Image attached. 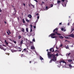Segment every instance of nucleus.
<instances>
[{
  "label": "nucleus",
  "instance_id": "29",
  "mask_svg": "<svg viewBox=\"0 0 74 74\" xmlns=\"http://www.w3.org/2000/svg\"><path fill=\"white\" fill-rule=\"evenodd\" d=\"M23 5H24V7H25V6H26V5L24 3H23Z\"/></svg>",
  "mask_w": 74,
  "mask_h": 74
},
{
  "label": "nucleus",
  "instance_id": "28",
  "mask_svg": "<svg viewBox=\"0 0 74 74\" xmlns=\"http://www.w3.org/2000/svg\"><path fill=\"white\" fill-rule=\"evenodd\" d=\"M48 6L46 7V10H48Z\"/></svg>",
  "mask_w": 74,
  "mask_h": 74
},
{
  "label": "nucleus",
  "instance_id": "12",
  "mask_svg": "<svg viewBox=\"0 0 74 74\" xmlns=\"http://www.w3.org/2000/svg\"><path fill=\"white\" fill-rule=\"evenodd\" d=\"M66 55H67V56H69L71 55V53H67Z\"/></svg>",
  "mask_w": 74,
  "mask_h": 74
},
{
  "label": "nucleus",
  "instance_id": "15",
  "mask_svg": "<svg viewBox=\"0 0 74 74\" xmlns=\"http://www.w3.org/2000/svg\"><path fill=\"white\" fill-rule=\"evenodd\" d=\"M22 32H25V29L23 28H22V30H21Z\"/></svg>",
  "mask_w": 74,
  "mask_h": 74
},
{
  "label": "nucleus",
  "instance_id": "17",
  "mask_svg": "<svg viewBox=\"0 0 74 74\" xmlns=\"http://www.w3.org/2000/svg\"><path fill=\"white\" fill-rule=\"evenodd\" d=\"M23 23H25V20H24V19H23Z\"/></svg>",
  "mask_w": 74,
  "mask_h": 74
},
{
  "label": "nucleus",
  "instance_id": "31",
  "mask_svg": "<svg viewBox=\"0 0 74 74\" xmlns=\"http://www.w3.org/2000/svg\"><path fill=\"white\" fill-rule=\"evenodd\" d=\"M39 18H40V16H38L37 17V19H39Z\"/></svg>",
  "mask_w": 74,
  "mask_h": 74
},
{
  "label": "nucleus",
  "instance_id": "63",
  "mask_svg": "<svg viewBox=\"0 0 74 74\" xmlns=\"http://www.w3.org/2000/svg\"><path fill=\"white\" fill-rule=\"evenodd\" d=\"M21 56H23V54H22V55H21Z\"/></svg>",
  "mask_w": 74,
  "mask_h": 74
},
{
  "label": "nucleus",
  "instance_id": "44",
  "mask_svg": "<svg viewBox=\"0 0 74 74\" xmlns=\"http://www.w3.org/2000/svg\"><path fill=\"white\" fill-rule=\"evenodd\" d=\"M38 20H36V23H37V22H38Z\"/></svg>",
  "mask_w": 74,
  "mask_h": 74
},
{
  "label": "nucleus",
  "instance_id": "62",
  "mask_svg": "<svg viewBox=\"0 0 74 74\" xmlns=\"http://www.w3.org/2000/svg\"><path fill=\"white\" fill-rule=\"evenodd\" d=\"M30 43H32V42H30Z\"/></svg>",
  "mask_w": 74,
  "mask_h": 74
},
{
  "label": "nucleus",
  "instance_id": "38",
  "mask_svg": "<svg viewBox=\"0 0 74 74\" xmlns=\"http://www.w3.org/2000/svg\"><path fill=\"white\" fill-rule=\"evenodd\" d=\"M62 22L61 23H59V25H62Z\"/></svg>",
  "mask_w": 74,
  "mask_h": 74
},
{
  "label": "nucleus",
  "instance_id": "2",
  "mask_svg": "<svg viewBox=\"0 0 74 74\" xmlns=\"http://www.w3.org/2000/svg\"><path fill=\"white\" fill-rule=\"evenodd\" d=\"M58 28H56L53 30V32L54 33H55V34H57V35H58V36H61V35L60 34L58 33Z\"/></svg>",
  "mask_w": 74,
  "mask_h": 74
},
{
  "label": "nucleus",
  "instance_id": "64",
  "mask_svg": "<svg viewBox=\"0 0 74 74\" xmlns=\"http://www.w3.org/2000/svg\"><path fill=\"white\" fill-rule=\"evenodd\" d=\"M23 51H24V50L23 51H22V52H23Z\"/></svg>",
  "mask_w": 74,
  "mask_h": 74
},
{
  "label": "nucleus",
  "instance_id": "41",
  "mask_svg": "<svg viewBox=\"0 0 74 74\" xmlns=\"http://www.w3.org/2000/svg\"><path fill=\"white\" fill-rule=\"evenodd\" d=\"M7 33L8 34V35H10V34L8 33V32H7Z\"/></svg>",
  "mask_w": 74,
  "mask_h": 74
},
{
  "label": "nucleus",
  "instance_id": "35",
  "mask_svg": "<svg viewBox=\"0 0 74 74\" xmlns=\"http://www.w3.org/2000/svg\"><path fill=\"white\" fill-rule=\"evenodd\" d=\"M34 1H36V2H37V3H38V1L37 0H34Z\"/></svg>",
  "mask_w": 74,
  "mask_h": 74
},
{
  "label": "nucleus",
  "instance_id": "42",
  "mask_svg": "<svg viewBox=\"0 0 74 74\" xmlns=\"http://www.w3.org/2000/svg\"><path fill=\"white\" fill-rule=\"evenodd\" d=\"M68 26H69V25H70V23H68Z\"/></svg>",
  "mask_w": 74,
  "mask_h": 74
},
{
  "label": "nucleus",
  "instance_id": "26",
  "mask_svg": "<svg viewBox=\"0 0 74 74\" xmlns=\"http://www.w3.org/2000/svg\"><path fill=\"white\" fill-rule=\"evenodd\" d=\"M53 4H51L50 6L51 7H53Z\"/></svg>",
  "mask_w": 74,
  "mask_h": 74
},
{
  "label": "nucleus",
  "instance_id": "48",
  "mask_svg": "<svg viewBox=\"0 0 74 74\" xmlns=\"http://www.w3.org/2000/svg\"><path fill=\"white\" fill-rule=\"evenodd\" d=\"M2 12V11L1 10V9H0V12Z\"/></svg>",
  "mask_w": 74,
  "mask_h": 74
},
{
  "label": "nucleus",
  "instance_id": "9",
  "mask_svg": "<svg viewBox=\"0 0 74 74\" xmlns=\"http://www.w3.org/2000/svg\"><path fill=\"white\" fill-rule=\"evenodd\" d=\"M28 16L29 18H32V15L30 14L28 15Z\"/></svg>",
  "mask_w": 74,
  "mask_h": 74
},
{
  "label": "nucleus",
  "instance_id": "18",
  "mask_svg": "<svg viewBox=\"0 0 74 74\" xmlns=\"http://www.w3.org/2000/svg\"><path fill=\"white\" fill-rule=\"evenodd\" d=\"M22 37V36H18V39H20V38H21Z\"/></svg>",
  "mask_w": 74,
  "mask_h": 74
},
{
  "label": "nucleus",
  "instance_id": "36",
  "mask_svg": "<svg viewBox=\"0 0 74 74\" xmlns=\"http://www.w3.org/2000/svg\"><path fill=\"white\" fill-rule=\"evenodd\" d=\"M30 26L31 27V29L32 28V27H33V26H32V25H30Z\"/></svg>",
  "mask_w": 74,
  "mask_h": 74
},
{
  "label": "nucleus",
  "instance_id": "23",
  "mask_svg": "<svg viewBox=\"0 0 74 74\" xmlns=\"http://www.w3.org/2000/svg\"><path fill=\"white\" fill-rule=\"evenodd\" d=\"M53 49V48H50L49 49V51H52Z\"/></svg>",
  "mask_w": 74,
  "mask_h": 74
},
{
  "label": "nucleus",
  "instance_id": "13",
  "mask_svg": "<svg viewBox=\"0 0 74 74\" xmlns=\"http://www.w3.org/2000/svg\"><path fill=\"white\" fill-rule=\"evenodd\" d=\"M34 25H35V26H34V29H35L36 28V23H34Z\"/></svg>",
  "mask_w": 74,
  "mask_h": 74
},
{
  "label": "nucleus",
  "instance_id": "55",
  "mask_svg": "<svg viewBox=\"0 0 74 74\" xmlns=\"http://www.w3.org/2000/svg\"><path fill=\"white\" fill-rule=\"evenodd\" d=\"M32 6L34 8V6L33 5H32Z\"/></svg>",
  "mask_w": 74,
  "mask_h": 74
},
{
  "label": "nucleus",
  "instance_id": "51",
  "mask_svg": "<svg viewBox=\"0 0 74 74\" xmlns=\"http://www.w3.org/2000/svg\"><path fill=\"white\" fill-rule=\"evenodd\" d=\"M29 63H32V61H29Z\"/></svg>",
  "mask_w": 74,
  "mask_h": 74
},
{
  "label": "nucleus",
  "instance_id": "39",
  "mask_svg": "<svg viewBox=\"0 0 74 74\" xmlns=\"http://www.w3.org/2000/svg\"><path fill=\"white\" fill-rule=\"evenodd\" d=\"M56 55V56H58V53H57Z\"/></svg>",
  "mask_w": 74,
  "mask_h": 74
},
{
  "label": "nucleus",
  "instance_id": "21",
  "mask_svg": "<svg viewBox=\"0 0 74 74\" xmlns=\"http://www.w3.org/2000/svg\"><path fill=\"white\" fill-rule=\"evenodd\" d=\"M72 60H68V62H72Z\"/></svg>",
  "mask_w": 74,
  "mask_h": 74
},
{
  "label": "nucleus",
  "instance_id": "58",
  "mask_svg": "<svg viewBox=\"0 0 74 74\" xmlns=\"http://www.w3.org/2000/svg\"><path fill=\"white\" fill-rule=\"evenodd\" d=\"M65 41H67V40H65Z\"/></svg>",
  "mask_w": 74,
  "mask_h": 74
},
{
  "label": "nucleus",
  "instance_id": "11",
  "mask_svg": "<svg viewBox=\"0 0 74 74\" xmlns=\"http://www.w3.org/2000/svg\"><path fill=\"white\" fill-rule=\"evenodd\" d=\"M59 38H64V37H63V36H59Z\"/></svg>",
  "mask_w": 74,
  "mask_h": 74
},
{
  "label": "nucleus",
  "instance_id": "10",
  "mask_svg": "<svg viewBox=\"0 0 74 74\" xmlns=\"http://www.w3.org/2000/svg\"><path fill=\"white\" fill-rule=\"evenodd\" d=\"M5 44H6V45H8V43L7 42V41L6 40H5Z\"/></svg>",
  "mask_w": 74,
  "mask_h": 74
},
{
  "label": "nucleus",
  "instance_id": "46",
  "mask_svg": "<svg viewBox=\"0 0 74 74\" xmlns=\"http://www.w3.org/2000/svg\"><path fill=\"white\" fill-rule=\"evenodd\" d=\"M61 1L63 2H64V0H61Z\"/></svg>",
  "mask_w": 74,
  "mask_h": 74
},
{
  "label": "nucleus",
  "instance_id": "37",
  "mask_svg": "<svg viewBox=\"0 0 74 74\" xmlns=\"http://www.w3.org/2000/svg\"><path fill=\"white\" fill-rule=\"evenodd\" d=\"M54 51V49H53V51H52V52H53Z\"/></svg>",
  "mask_w": 74,
  "mask_h": 74
},
{
  "label": "nucleus",
  "instance_id": "6",
  "mask_svg": "<svg viewBox=\"0 0 74 74\" xmlns=\"http://www.w3.org/2000/svg\"><path fill=\"white\" fill-rule=\"evenodd\" d=\"M33 44L32 45V46H31V49H35V47H34V46H33Z\"/></svg>",
  "mask_w": 74,
  "mask_h": 74
},
{
  "label": "nucleus",
  "instance_id": "56",
  "mask_svg": "<svg viewBox=\"0 0 74 74\" xmlns=\"http://www.w3.org/2000/svg\"><path fill=\"white\" fill-rule=\"evenodd\" d=\"M48 51H49L48 49H47V51L48 52Z\"/></svg>",
  "mask_w": 74,
  "mask_h": 74
},
{
  "label": "nucleus",
  "instance_id": "47",
  "mask_svg": "<svg viewBox=\"0 0 74 74\" xmlns=\"http://www.w3.org/2000/svg\"><path fill=\"white\" fill-rule=\"evenodd\" d=\"M74 31V29H72V31Z\"/></svg>",
  "mask_w": 74,
  "mask_h": 74
},
{
  "label": "nucleus",
  "instance_id": "14",
  "mask_svg": "<svg viewBox=\"0 0 74 74\" xmlns=\"http://www.w3.org/2000/svg\"><path fill=\"white\" fill-rule=\"evenodd\" d=\"M23 40H22L21 41V42H20V44L22 45V44H23Z\"/></svg>",
  "mask_w": 74,
  "mask_h": 74
},
{
  "label": "nucleus",
  "instance_id": "50",
  "mask_svg": "<svg viewBox=\"0 0 74 74\" xmlns=\"http://www.w3.org/2000/svg\"><path fill=\"white\" fill-rule=\"evenodd\" d=\"M33 36H34V33H33L32 34V35H33Z\"/></svg>",
  "mask_w": 74,
  "mask_h": 74
},
{
  "label": "nucleus",
  "instance_id": "45",
  "mask_svg": "<svg viewBox=\"0 0 74 74\" xmlns=\"http://www.w3.org/2000/svg\"><path fill=\"white\" fill-rule=\"evenodd\" d=\"M8 32H9V33H10V34H11V32H10V31H8Z\"/></svg>",
  "mask_w": 74,
  "mask_h": 74
},
{
  "label": "nucleus",
  "instance_id": "30",
  "mask_svg": "<svg viewBox=\"0 0 74 74\" xmlns=\"http://www.w3.org/2000/svg\"><path fill=\"white\" fill-rule=\"evenodd\" d=\"M65 38H67V39H69V38H70V37H64Z\"/></svg>",
  "mask_w": 74,
  "mask_h": 74
},
{
  "label": "nucleus",
  "instance_id": "7",
  "mask_svg": "<svg viewBox=\"0 0 74 74\" xmlns=\"http://www.w3.org/2000/svg\"><path fill=\"white\" fill-rule=\"evenodd\" d=\"M61 1H57V4H60V2Z\"/></svg>",
  "mask_w": 74,
  "mask_h": 74
},
{
  "label": "nucleus",
  "instance_id": "4",
  "mask_svg": "<svg viewBox=\"0 0 74 74\" xmlns=\"http://www.w3.org/2000/svg\"><path fill=\"white\" fill-rule=\"evenodd\" d=\"M69 36L70 37H72V38H74V34H71L69 35Z\"/></svg>",
  "mask_w": 74,
  "mask_h": 74
},
{
  "label": "nucleus",
  "instance_id": "52",
  "mask_svg": "<svg viewBox=\"0 0 74 74\" xmlns=\"http://www.w3.org/2000/svg\"><path fill=\"white\" fill-rule=\"evenodd\" d=\"M42 4H44V2L42 1Z\"/></svg>",
  "mask_w": 74,
  "mask_h": 74
},
{
  "label": "nucleus",
  "instance_id": "43",
  "mask_svg": "<svg viewBox=\"0 0 74 74\" xmlns=\"http://www.w3.org/2000/svg\"><path fill=\"white\" fill-rule=\"evenodd\" d=\"M4 23H5V24H7V22H6V21H4Z\"/></svg>",
  "mask_w": 74,
  "mask_h": 74
},
{
  "label": "nucleus",
  "instance_id": "34",
  "mask_svg": "<svg viewBox=\"0 0 74 74\" xmlns=\"http://www.w3.org/2000/svg\"><path fill=\"white\" fill-rule=\"evenodd\" d=\"M32 31H33V30H32V28H31L30 32H32Z\"/></svg>",
  "mask_w": 74,
  "mask_h": 74
},
{
  "label": "nucleus",
  "instance_id": "3",
  "mask_svg": "<svg viewBox=\"0 0 74 74\" xmlns=\"http://www.w3.org/2000/svg\"><path fill=\"white\" fill-rule=\"evenodd\" d=\"M56 34L55 33H51L49 36V37H51L52 38H58V36H55Z\"/></svg>",
  "mask_w": 74,
  "mask_h": 74
},
{
  "label": "nucleus",
  "instance_id": "27",
  "mask_svg": "<svg viewBox=\"0 0 74 74\" xmlns=\"http://www.w3.org/2000/svg\"><path fill=\"white\" fill-rule=\"evenodd\" d=\"M33 41H34V42H35V39L34 38V39L32 40Z\"/></svg>",
  "mask_w": 74,
  "mask_h": 74
},
{
  "label": "nucleus",
  "instance_id": "25",
  "mask_svg": "<svg viewBox=\"0 0 74 74\" xmlns=\"http://www.w3.org/2000/svg\"><path fill=\"white\" fill-rule=\"evenodd\" d=\"M65 48H66V49H69V48L68 47V46H66Z\"/></svg>",
  "mask_w": 74,
  "mask_h": 74
},
{
  "label": "nucleus",
  "instance_id": "32",
  "mask_svg": "<svg viewBox=\"0 0 74 74\" xmlns=\"http://www.w3.org/2000/svg\"><path fill=\"white\" fill-rule=\"evenodd\" d=\"M13 41H14V42L15 44H16V41H14V40H13Z\"/></svg>",
  "mask_w": 74,
  "mask_h": 74
},
{
  "label": "nucleus",
  "instance_id": "33",
  "mask_svg": "<svg viewBox=\"0 0 74 74\" xmlns=\"http://www.w3.org/2000/svg\"><path fill=\"white\" fill-rule=\"evenodd\" d=\"M64 30V28H61V30Z\"/></svg>",
  "mask_w": 74,
  "mask_h": 74
},
{
  "label": "nucleus",
  "instance_id": "59",
  "mask_svg": "<svg viewBox=\"0 0 74 74\" xmlns=\"http://www.w3.org/2000/svg\"><path fill=\"white\" fill-rule=\"evenodd\" d=\"M14 10L15 11H15V8H14Z\"/></svg>",
  "mask_w": 74,
  "mask_h": 74
},
{
  "label": "nucleus",
  "instance_id": "19",
  "mask_svg": "<svg viewBox=\"0 0 74 74\" xmlns=\"http://www.w3.org/2000/svg\"><path fill=\"white\" fill-rule=\"evenodd\" d=\"M23 51H24V52H25V51H26V48H25L24 49Z\"/></svg>",
  "mask_w": 74,
  "mask_h": 74
},
{
  "label": "nucleus",
  "instance_id": "16",
  "mask_svg": "<svg viewBox=\"0 0 74 74\" xmlns=\"http://www.w3.org/2000/svg\"><path fill=\"white\" fill-rule=\"evenodd\" d=\"M26 21H27V22H30V21H29V20L27 19H26Z\"/></svg>",
  "mask_w": 74,
  "mask_h": 74
},
{
  "label": "nucleus",
  "instance_id": "20",
  "mask_svg": "<svg viewBox=\"0 0 74 74\" xmlns=\"http://www.w3.org/2000/svg\"><path fill=\"white\" fill-rule=\"evenodd\" d=\"M26 32H29V31L28 30V28H26Z\"/></svg>",
  "mask_w": 74,
  "mask_h": 74
},
{
  "label": "nucleus",
  "instance_id": "5",
  "mask_svg": "<svg viewBox=\"0 0 74 74\" xmlns=\"http://www.w3.org/2000/svg\"><path fill=\"white\" fill-rule=\"evenodd\" d=\"M61 63H65V64H66V62L64 60H61L60 62V63L61 64Z\"/></svg>",
  "mask_w": 74,
  "mask_h": 74
},
{
  "label": "nucleus",
  "instance_id": "22",
  "mask_svg": "<svg viewBox=\"0 0 74 74\" xmlns=\"http://www.w3.org/2000/svg\"><path fill=\"white\" fill-rule=\"evenodd\" d=\"M69 67H72V66H71V64H69Z\"/></svg>",
  "mask_w": 74,
  "mask_h": 74
},
{
  "label": "nucleus",
  "instance_id": "53",
  "mask_svg": "<svg viewBox=\"0 0 74 74\" xmlns=\"http://www.w3.org/2000/svg\"><path fill=\"white\" fill-rule=\"evenodd\" d=\"M18 49H21V48H20V47H18Z\"/></svg>",
  "mask_w": 74,
  "mask_h": 74
},
{
  "label": "nucleus",
  "instance_id": "60",
  "mask_svg": "<svg viewBox=\"0 0 74 74\" xmlns=\"http://www.w3.org/2000/svg\"><path fill=\"white\" fill-rule=\"evenodd\" d=\"M10 41H12V40H11V39H10Z\"/></svg>",
  "mask_w": 74,
  "mask_h": 74
},
{
  "label": "nucleus",
  "instance_id": "24",
  "mask_svg": "<svg viewBox=\"0 0 74 74\" xmlns=\"http://www.w3.org/2000/svg\"><path fill=\"white\" fill-rule=\"evenodd\" d=\"M52 61H53L52 59L51 60L49 61V63H52Z\"/></svg>",
  "mask_w": 74,
  "mask_h": 74
},
{
  "label": "nucleus",
  "instance_id": "61",
  "mask_svg": "<svg viewBox=\"0 0 74 74\" xmlns=\"http://www.w3.org/2000/svg\"><path fill=\"white\" fill-rule=\"evenodd\" d=\"M31 5H32V6H33V5H32V4H31Z\"/></svg>",
  "mask_w": 74,
  "mask_h": 74
},
{
  "label": "nucleus",
  "instance_id": "49",
  "mask_svg": "<svg viewBox=\"0 0 74 74\" xmlns=\"http://www.w3.org/2000/svg\"><path fill=\"white\" fill-rule=\"evenodd\" d=\"M3 45L4 46V47H6V45Z\"/></svg>",
  "mask_w": 74,
  "mask_h": 74
},
{
  "label": "nucleus",
  "instance_id": "8",
  "mask_svg": "<svg viewBox=\"0 0 74 74\" xmlns=\"http://www.w3.org/2000/svg\"><path fill=\"white\" fill-rule=\"evenodd\" d=\"M40 60H44V59H43V58H42L41 56H40Z\"/></svg>",
  "mask_w": 74,
  "mask_h": 74
},
{
  "label": "nucleus",
  "instance_id": "40",
  "mask_svg": "<svg viewBox=\"0 0 74 74\" xmlns=\"http://www.w3.org/2000/svg\"><path fill=\"white\" fill-rule=\"evenodd\" d=\"M62 46H63V45H62V44H61V45H60V47H62Z\"/></svg>",
  "mask_w": 74,
  "mask_h": 74
},
{
  "label": "nucleus",
  "instance_id": "54",
  "mask_svg": "<svg viewBox=\"0 0 74 74\" xmlns=\"http://www.w3.org/2000/svg\"><path fill=\"white\" fill-rule=\"evenodd\" d=\"M36 15H38V14L37 13Z\"/></svg>",
  "mask_w": 74,
  "mask_h": 74
},
{
  "label": "nucleus",
  "instance_id": "1",
  "mask_svg": "<svg viewBox=\"0 0 74 74\" xmlns=\"http://www.w3.org/2000/svg\"><path fill=\"white\" fill-rule=\"evenodd\" d=\"M51 52H49V51H48V52H47V55L48 58H53L52 60L53 61H56V57H55V56L54 55L52 54H51Z\"/></svg>",
  "mask_w": 74,
  "mask_h": 74
},
{
  "label": "nucleus",
  "instance_id": "57",
  "mask_svg": "<svg viewBox=\"0 0 74 74\" xmlns=\"http://www.w3.org/2000/svg\"><path fill=\"white\" fill-rule=\"evenodd\" d=\"M19 52H21V50H19Z\"/></svg>",
  "mask_w": 74,
  "mask_h": 74
}]
</instances>
